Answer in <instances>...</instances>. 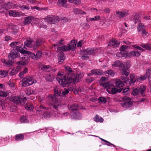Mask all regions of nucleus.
Masks as SVG:
<instances>
[{
    "label": "nucleus",
    "mask_w": 151,
    "mask_h": 151,
    "mask_svg": "<svg viewBox=\"0 0 151 151\" xmlns=\"http://www.w3.org/2000/svg\"><path fill=\"white\" fill-rule=\"evenodd\" d=\"M79 76L78 74H73L72 73L70 74H65L63 77H57L56 79L61 86L65 87L72 82H77L79 79Z\"/></svg>",
    "instance_id": "f257e3e1"
},
{
    "label": "nucleus",
    "mask_w": 151,
    "mask_h": 151,
    "mask_svg": "<svg viewBox=\"0 0 151 151\" xmlns=\"http://www.w3.org/2000/svg\"><path fill=\"white\" fill-rule=\"evenodd\" d=\"M22 87H24L36 83L37 81L32 76H27L22 80Z\"/></svg>",
    "instance_id": "f03ea898"
},
{
    "label": "nucleus",
    "mask_w": 151,
    "mask_h": 151,
    "mask_svg": "<svg viewBox=\"0 0 151 151\" xmlns=\"http://www.w3.org/2000/svg\"><path fill=\"white\" fill-rule=\"evenodd\" d=\"M76 44L75 40H73L67 46L64 45L58 47V50L61 51H68L70 50L73 51L75 49Z\"/></svg>",
    "instance_id": "7ed1b4c3"
},
{
    "label": "nucleus",
    "mask_w": 151,
    "mask_h": 151,
    "mask_svg": "<svg viewBox=\"0 0 151 151\" xmlns=\"http://www.w3.org/2000/svg\"><path fill=\"white\" fill-rule=\"evenodd\" d=\"M10 101L17 104H24L27 101L26 97L22 98L17 96H12L10 99Z\"/></svg>",
    "instance_id": "20e7f679"
},
{
    "label": "nucleus",
    "mask_w": 151,
    "mask_h": 151,
    "mask_svg": "<svg viewBox=\"0 0 151 151\" xmlns=\"http://www.w3.org/2000/svg\"><path fill=\"white\" fill-rule=\"evenodd\" d=\"M122 101L121 103L122 106L126 109L131 107L132 103L130 98L127 96H124L122 99Z\"/></svg>",
    "instance_id": "39448f33"
},
{
    "label": "nucleus",
    "mask_w": 151,
    "mask_h": 151,
    "mask_svg": "<svg viewBox=\"0 0 151 151\" xmlns=\"http://www.w3.org/2000/svg\"><path fill=\"white\" fill-rule=\"evenodd\" d=\"M146 87L145 86H142L133 90L132 92V93L135 96L140 93L141 95L142 96H144L145 95L144 91Z\"/></svg>",
    "instance_id": "423d86ee"
},
{
    "label": "nucleus",
    "mask_w": 151,
    "mask_h": 151,
    "mask_svg": "<svg viewBox=\"0 0 151 151\" xmlns=\"http://www.w3.org/2000/svg\"><path fill=\"white\" fill-rule=\"evenodd\" d=\"M125 64H127V63H124L123 67L119 69L121 73L123 75H124L126 76H128L129 74V72L128 70L129 67L126 66Z\"/></svg>",
    "instance_id": "0eeeda50"
},
{
    "label": "nucleus",
    "mask_w": 151,
    "mask_h": 151,
    "mask_svg": "<svg viewBox=\"0 0 151 151\" xmlns=\"http://www.w3.org/2000/svg\"><path fill=\"white\" fill-rule=\"evenodd\" d=\"M42 55V52L40 51H37V52L36 54L31 52V54H30L29 57L33 59L37 60L40 58Z\"/></svg>",
    "instance_id": "6e6552de"
},
{
    "label": "nucleus",
    "mask_w": 151,
    "mask_h": 151,
    "mask_svg": "<svg viewBox=\"0 0 151 151\" xmlns=\"http://www.w3.org/2000/svg\"><path fill=\"white\" fill-rule=\"evenodd\" d=\"M19 56V53L18 51L13 49L12 50L9 55V59H14V58H18Z\"/></svg>",
    "instance_id": "1a4fd4ad"
},
{
    "label": "nucleus",
    "mask_w": 151,
    "mask_h": 151,
    "mask_svg": "<svg viewBox=\"0 0 151 151\" xmlns=\"http://www.w3.org/2000/svg\"><path fill=\"white\" fill-rule=\"evenodd\" d=\"M47 19L49 22L52 24H54L58 22L59 20L58 16L53 15L49 16L47 17Z\"/></svg>",
    "instance_id": "9d476101"
},
{
    "label": "nucleus",
    "mask_w": 151,
    "mask_h": 151,
    "mask_svg": "<svg viewBox=\"0 0 151 151\" xmlns=\"http://www.w3.org/2000/svg\"><path fill=\"white\" fill-rule=\"evenodd\" d=\"M100 86H102L106 89L107 91L109 93V90L110 91L114 86L112 83L108 82L100 84Z\"/></svg>",
    "instance_id": "9b49d317"
},
{
    "label": "nucleus",
    "mask_w": 151,
    "mask_h": 151,
    "mask_svg": "<svg viewBox=\"0 0 151 151\" xmlns=\"http://www.w3.org/2000/svg\"><path fill=\"white\" fill-rule=\"evenodd\" d=\"M22 67L19 65L14 68L11 71L9 74L10 76H12L17 74L21 69Z\"/></svg>",
    "instance_id": "f8f14e48"
},
{
    "label": "nucleus",
    "mask_w": 151,
    "mask_h": 151,
    "mask_svg": "<svg viewBox=\"0 0 151 151\" xmlns=\"http://www.w3.org/2000/svg\"><path fill=\"white\" fill-rule=\"evenodd\" d=\"M131 19L135 24L138 22H140L139 14L137 13H134L131 17Z\"/></svg>",
    "instance_id": "ddd939ff"
},
{
    "label": "nucleus",
    "mask_w": 151,
    "mask_h": 151,
    "mask_svg": "<svg viewBox=\"0 0 151 151\" xmlns=\"http://www.w3.org/2000/svg\"><path fill=\"white\" fill-rule=\"evenodd\" d=\"M129 14L128 10H126L124 12L118 11L116 12L117 16L119 18H123L127 15Z\"/></svg>",
    "instance_id": "4468645a"
},
{
    "label": "nucleus",
    "mask_w": 151,
    "mask_h": 151,
    "mask_svg": "<svg viewBox=\"0 0 151 151\" xmlns=\"http://www.w3.org/2000/svg\"><path fill=\"white\" fill-rule=\"evenodd\" d=\"M44 40L42 38L37 39L35 42V44L33 45V48L34 50H36L38 46L42 44Z\"/></svg>",
    "instance_id": "2eb2a0df"
},
{
    "label": "nucleus",
    "mask_w": 151,
    "mask_h": 151,
    "mask_svg": "<svg viewBox=\"0 0 151 151\" xmlns=\"http://www.w3.org/2000/svg\"><path fill=\"white\" fill-rule=\"evenodd\" d=\"M71 117L72 119L80 120L81 118L82 114L78 111H76L73 113Z\"/></svg>",
    "instance_id": "dca6fc26"
},
{
    "label": "nucleus",
    "mask_w": 151,
    "mask_h": 151,
    "mask_svg": "<svg viewBox=\"0 0 151 151\" xmlns=\"http://www.w3.org/2000/svg\"><path fill=\"white\" fill-rule=\"evenodd\" d=\"M119 42L115 40H111L108 44V46H112L114 47H118L119 46Z\"/></svg>",
    "instance_id": "f3484780"
},
{
    "label": "nucleus",
    "mask_w": 151,
    "mask_h": 151,
    "mask_svg": "<svg viewBox=\"0 0 151 151\" xmlns=\"http://www.w3.org/2000/svg\"><path fill=\"white\" fill-rule=\"evenodd\" d=\"M130 81L129 82V83L130 85H133L137 81H139L134 74H130Z\"/></svg>",
    "instance_id": "a211bd4d"
},
{
    "label": "nucleus",
    "mask_w": 151,
    "mask_h": 151,
    "mask_svg": "<svg viewBox=\"0 0 151 151\" xmlns=\"http://www.w3.org/2000/svg\"><path fill=\"white\" fill-rule=\"evenodd\" d=\"M141 55L140 53L136 51H132L128 53V57L131 58L133 57H139Z\"/></svg>",
    "instance_id": "6ab92c4d"
},
{
    "label": "nucleus",
    "mask_w": 151,
    "mask_h": 151,
    "mask_svg": "<svg viewBox=\"0 0 151 151\" xmlns=\"http://www.w3.org/2000/svg\"><path fill=\"white\" fill-rule=\"evenodd\" d=\"M22 60L21 61H19L17 63V64L19 65H24L27 64L29 62V59L27 57H24L22 58Z\"/></svg>",
    "instance_id": "aec40b11"
},
{
    "label": "nucleus",
    "mask_w": 151,
    "mask_h": 151,
    "mask_svg": "<svg viewBox=\"0 0 151 151\" xmlns=\"http://www.w3.org/2000/svg\"><path fill=\"white\" fill-rule=\"evenodd\" d=\"M94 51L95 50L93 48H89L83 50L84 54L87 55L93 54L94 53Z\"/></svg>",
    "instance_id": "412c9836"
},
{
    "label": "nucleus",
    "mask_w": 151,
    "mask_h": 151,
    "mask_svg": "<svg viewBox=\"0 0 151 151\" xmlns=\"http://www.w3.org/2000/svg\"><path fill=\"white\" fill-rule=\"evenodd\" d=\"M67 1V0H58L57 4L59 6L63 7L65 8H67L66 3Z\"/></svg>",
    "instance_id": "4be33fe9"
},
{
    "label": "nucleus",
    "mask_w": 151,
    "mask_h": 151,
    "mask_svg": "<svg viewBox=\"0 0 151 151\" xmlns=\"http://www.w3.org/2000/svg\"><path fill=\"white\" fill-rule=\"evenodd\" d=\"M57 51H58V52H60L59 54L58 60H59V62H63L65 58V54L63 52V51L58 50V49H57Z\"/></svg>",
    "instance_id": "5701e85b"
},
{
    "label": "nucleus",
    "mask_w": 151,
    "mask_h": 151,
    "mask_svg": "<svg viewBox=\"0 0 151 151\" xmlns=\"http://www.w3.org/2000/svg\"><path fill=\"white\" fill-rule=\"evenodd\" d=\"M12 7L13 3L12 2L5 3L4 5H1V8L5 9H10Z\"/></svg>",
    "instance_id": "b1692460"
},
{
    "label": "nucleus",
    "mask_w": 151,
    "mask_h": 151,
    "mask_svg": "<svg viewBox=\"0 0 151 151\" xmlns=\"http://www.w3.org/2000/svg\"><path fill=\"white\" fill-rule=\"evenodd\" d=\"M15 137L16 141H22L24 138V135L22 134H17L15 135Z\"/></svg>",
    "instance_id": "393cba45"
},
{
    "label": "nucleus",
    "mask_w": 151,
    "mask_h": 151,
    "mask_svg": "<svg viewBox=\"0 0 151 151\" xmlns=\"http://www.w3.org/2000/svg\"><path fill=\"white\" fill-rule=\"evenodd\" d=\"M91 72L93 75L99 76L101 75L103 73V71L99 69H94L91 70Z\"/></svg>",
    "instance_id": "a878e982"
},
{
    "label": "nucleus",
    "mask_w": 151,
    "mask_h": 151,
    "mask_svg": "<svg viewBox=\"0 0 151 151\" xmlns=\"http://www.w3.org/2000/svg\"><path fill=\"white\" fill-rule=\"evenodd\" d=\"M33 18V17L31 16H29L26 17L24 19V24H29L31 22Z\"/></svg>",
    "instance_id": "bb28decb"
},
{
    "label": "nucleus",
    "mask_w": 151,
    "mask_h": 151,
    "mask_svg": "<svg viewBox=\"0 0 151 151\" xmlns=\"http://www.w3.org/2000/svg\"><path fill=\"white\" fill-rule=\"evenodd\" d=\"M9 14L10 17H19L20 15V13L19 12H15L13 10H10Z\"/></svg>",
    "instance_id": "cd10ccee"
},
{
    "label": "nucleus",
    "mask_w": 151,
    "mask_h": 151,
    "mask_svg": "<svg viewBox=\"0 0 151 151\" xmlns=\"http://www.w3.org/2000/svg\"><path fill=\"white\" fill-rule=\"evenodd\" d=\"M116 55L119 58L128 57V53H126L122 51L117 52Z\"/></svg>",
    "instance_id": "c85d7f7f"
},
{
    "label": "nucleus",
    "mask_w": 151,
    "mask_h": 151,
    "mask_svg": "<svg viewBox=\"0 0 151 151\" xmlns=\"http://www.w3.org/2000/svg\"><path fill=\"white\" fill-rule=\"evenodd\" d=\"M123 63L119 60H116L115 61L113 64V65L115 67H118L120 69L123 66Z\"/></svg>",
    "instance_id": "c756f323"
},
{
    "label": "nucleus",
    "mask_w": 151,
    "mask_h": 151,
    "mask_svg": "<svg viewBox=\"0 0 151 151\" xmlns=\"http://www.w3.org/2000/svg\"><path fill=\"white\" fill-rule=\"evenodd\" d=\"M145 28V26L144 25V24L142 23L139 22L137 27V31L138 32H141Z\"/></svg>",
    "instance_id": "7c9ffc66"
},
{
    "label": "nucleus",
    "mask_w": 151,
    "mask_h": 151,
    "mask_svg": "<svg viewBox=\"0 0 151 151\" xmlns=\"http://www.w3.org/2000/svg\"><path fill=\"white\" fill-rule=\"evenodd\" d=\"M78 106V104H73L70 106V109L72 111V113L74 112V111H75V112L78 111L77 109Z\"/></svg>",
    "instance_id": "2f4dec72"
},
{
    "label": "nucleus",
    "mask_w": 151,
    "mask_h": 151,
    "mask_svg": "<svg viewBox=\"0 0 151 151\" xmlns=\"http://www.w3.org/2000/svg\"><path fill=\"white\" fill-rule=\"evenodd\" d=\"M93 120L95 122H97L102 123L104 121V119L102 117L99 118V116L96 114L93 118Z\"/></svg>",
    "instance_id": "473e14b6"
},
{
    "label": "nucleus",
    "mask_w": 151,
    "mask_h": 151,
    "mask_svg": "<svg viewBox=\"0 0 151 151\" xmlns=\"http://www.w3.org/2000/svg\"><path fill=\"white\" fill-rule=\"evenodd\" d=\"M54 94L55 96H61V91L57 87H55L54 89Z\"/></svg>",
    "instance_id": "72a5a7b5"
},
{
    "label": "nucleus",
    "mask_w": 151,
    "mask_h": 151,
    "mask_svg": "<svg viewBox=\"0 0 151 151\" xmlns=\"http://www.w3.org/2000/svg\"><path fill=\"white\" fill-rule=\"evenodd\" d=\"M24 47L33 48V44L32 42L31 41L27 40L24 42Z\"/></svg>",
    "instance_id": "f704fd0d"
},
{
    "label": "nucleus",
    "mask_w": 151,
    "mask_h": 151,
    "mask_svg": "<svg viewBox=\"0 0 151 151\" xmlns=\"http://www.w3.org/2000/svg\"><path fill=\"white\" fill-rule=\"evenodd\" d=\"M2 62L4 64V65L8 67H10L12 65V63L11 61H6L5 59H2Z\"/></svg>",
    "instance_id": "c9c22d12"
},
{
    "label": "nucleus",
    "mask_w": 151,
    "mask_h": 151,
    "mask_svg": "<svg viewBox=\"0 0 151 151\" xmlns=\"http://www.w3.org/2000/svg\"><path fill=\"white\" fill-rule=\"evenodd\" d=\"M24 106L25 109L28 111H31L34 108L33 105L29 103H27Z\"/></svg>",
    "instance_id": "e433bc0d"
},
{
    "label": "nucleus",
    "mask_w": 151,
    "mask_h": 151,
    "mask_svg": "<svg viewBox=\"0 0 151 151\" xmlns=\"http://www.w3.org/2000/svg\"><path fill=\"white\" fill-rule=\"evenodd\" d=\"M54 76L53 74H47L46 77V80L50 82H52L54 79Z\"/></svg>",
    "instance_id": "4c0bfd02"
},
{
    "label": "nucleus",
    "mask_w": 151,
    "mask_h": 151,
    "mask_svg": "<svg viewBox=\"0 0 151 151\" xmlns=\"http://www.w3.org/2000/svg\"><path fill=\"white\" fill-rule=\"evenodd\" d=\"M64 39H63L62 38L59 41L56 42L55 44H54L53 46L54 47H58L59 46L63 45L64 44Z\"/></svg>",
    "instance_id": "58836bf2"
},
{
    "label": "nucleus",
    "mask_w": 151,
    "mask_h": 151,
    "mask_svg": "<svg viewBox=\"0 0 151 151\" xmlns=\"http://www.w3.org/2000/svg\"><path fill=\"white\" fill-rule=\"evenodd\" d=\"M47 104L51 106H53V107L55 109H58V107H60V103L58 104H58H57L56 103H55L56 105H54V102H48L47 103Z\"/></svg>",
    "instance_id": "ea45409f"
},
{
    "label": "nucleus",
    "mask_w": 151,
    "mask_h": 151,
    "mask_svg": "<svg viewBox=\"0 0 151 151\" xmlns=\"http://www.w3.org/2000/svg\"><path fill=\"white\" fill-rule=\"evenodd\" d=\"M18 29V26L15 25H13L12 27V32L15 35L17 32Z\"/></svg>",
    "instance_id": "a19ab883"
},
{
    "label": "nucleus",
    "mask_w": 151,
    "mask_h": 151,
    "mask_svg": "<svg viewBox=\"0 0 151 151\" xmlns=\"http://www.w3.org/2000/svg\"><path fill=\"white\" fill-rule=\"evenodd\" d=\"M28 71V69L27 68H25L22 72L20 73L19 74V76L21 78H23L24 75L26 74Z\"/></svg>",
    "instance_id": "79ce46f5"
},
{
    "label": "nucleus",
    "mask_w": 151,
    "mask_h": 151,
    "mask_svg": "<svg viewBox=\"0 0 151 151\" xmlns=\"http://www.w3.org/2000/svg\"><path fill=\"white\" fill-rule=\"evenodd\" d=\"M116 86L118 87H121L124 86V83L122 81H118L116 82Z\"/></svg>",
    "instance_id": "37998d69"
},
{
    "label": "nucleus",
    "mask_w": 151,
    "mask_h": 151,
    "mask_svg": "<svg viewBox=\"0 0 151 151\" xmlns=\"http://www.w3.org/2000/svg\"><path fill=\"white\" fill-rule=\"evenodd\" d=\"M20 120L22 123H27L29 121L26 117L24 116H22L20 118Z\"/></svg>",
    "instance_id": "c03bdc74"
},
{
    "label": "nucleus",
    "mask_w": 151,
    "mask_h": 151,
    "mask_svg": "<svg viewBox=\"0 0 151 151\" xmlns=\"http://www.w3.org/2000/svg\"><path fill=\"white\" fill-rule=\"evenodd\" d=\"M21 43L19 42H12L9 45V46L12 47L14 48L17 47V45L20 44Z\"/></svg>",
    "instance_id": "a18cd8bd"
},
{
    "label": "nucleus",
    "mask_w": 151,
    "mask_h": 151,
    "mask_svg": "<svg viewBox=\"0 0 151 151\" xmlns=\"http://www.w3.org/2000/svg\"><path fill=\"white\" fill-rule=\"evenodd\" d=\"M24 48V46L23 44H22L21 43L20 44L17 45V47H16V49H14L15 50L17 51L19 53V52H20Z\"/></svg>",
    "instance_id": "49530a36"
},
{
    "label": "nucleus",
    "mask_w": 151,
    "mask_h": 151,
    "mask_svg": "<svg viewBox=\"0 0 151 151\" xmlns=\"http://www.w3.org/2000/svg\"><path fill=\"white\" fill-rule=\"evenodd\" d=\"M106 73L108 74L109 76L111 77H113L114 75V71L111 70H107L106 72Z\"/></svg>",
    "instance_id": "de8ad7c7"
},
{
    "label": "nucleus",
    "mask_w": 151,
    "mask_h": 151,
    "mask_svg": "<svg viewBox=\"0 0 151 151\" xmlns=\"http://www.w3.org/2000/svg\"><path fill=\"white\" fill-rule=\"evenodd\" d=\"M132 47H134L135 50H139L142 52H143L145 51V50L143 49L139 46L137 45H132Z\"/></svg>",
    "instance_id": "09e8293b"
},
{
    "label": "nucleus",
    "mask_w": 151,
    "mask_h": 151,
    "mask_svg": "<svg viewBox=\"0 0 151 151\" xmlns=\"http://www.w3.org/2000/svg\"><path fill=\"white\" fill-rule=\"evenodd\" d=\"M8 72L6 71L1 70L0 71V76L2 78H3L6 76Z\"/></svg>",
    "instance_id": "8fccbe9b"
},
{
    "label": "nucleus",
    "mask_w": 151,
    "mask_h": 151,
    "mask_svg": "<svg viewBox=\"0 0 151 151\" xmlns=\"http://www.w3.org/2000/svg\"><path fill=\"white\" fill-rule=\"evenodd\" d=\"M117 89L113 87L110 91L109 90V93L110 94H115L117 92Z\"/></svg>",
    "instance_id": "3c124183"
},
{
    "label": "nucleus",
    "mask_w": 151,
    "mask_h": 151,
    "mask_svg": "<svg viewBox=\"0 0 151 151\" xmlns=\"http://www.w3.org/2000/svg\"><path fill=\"white\" fill-rule=\"evenodd\" d=\"M141 34L143 37H147L149 35L148 32L145 29H144L142 30Z\"/></svg>",
    "instance_id": "603ef678"
},
{
    "label": "nucleus",
    "mask_w": 151,
    "mask_h": 151,
    "mask_svg": "<svg viewBox=\"0 0 151 151\" xmlns=\"http://www.w3.org/2000/svg\"><path fill=\"white\" fill-rule=\"evenodd\" d=\"M8 95V93L4 91H0V96L2 97H6Z\"/></svg>",
    "instance_id": "864d4df0"
},
{
    "label": "nucleus",
    "mask_w": 151,
    "mask_h": 151,
    "mask_svg": "<svg viewBox=\"0 0 151 151\" xmlns=\"http://www.w3.org/2000/svg\"><path fill=\"white\" fill-rule=\"evenodd\" d=\"M48 97L50 99V102H54L55 99H54V96L53 95H50L48 96Z\"/></svg>",
    "instance_id": "5fc2aeb1"
},
{
    "label": "nucleus",
    "mask_w": 151,
    "mask_h": 151,
    "mask_svg": "<svg viewBox=\"0 0 151 151\" xmlns=\"http://www.w3.org/2000/svg\"><path fill=\"white\" fill-rule=\"evenodd\" d=\"M98 100L101 103H105L106 102V99L105 97H99Z\"/></svg>",
    "instance_id": "6e6d98bb"
},
{
    "label": "nucleus",
    "mask_w": 151,
    "mask_h": 151,
    "mask_svg": "<svg viewBox=\"0 0 151 151\" xmlns=\"http://www.w3.org/2000/svg\"><path fill=\"white\" fill-rule=\"evenodd\" d=\"M32 91L30 88H28L26 90L25 92L27 95H30L32 93Z\"/></svg>",
    "instance_id": "4d7b16f0"
},
{
    "label": "nucleus",
    "mask_w": 151,
    "mask_h": 151,
    "mask_svg": "<svg viewBox=\"0 0 151 151\" xmlns=\"http://www.w3.org/2000/svg\"><path fill=\"white\" fill-rule=\"evenodd\" d=\"M49 67L50 66L49 65H45L41 68V70L44 71H47Z\"/></svg>",
    "instance_id": "13d9d810"
},
{
    "label": "nucleus",
    "mask_w": 151,
    "mask_h": 151,
    "mask_svg": "<svg viewBox=\"0 0 151 151\" xmlns=\"http://www.w3.org/2000/svg\"><path fill=\"white\" fill-rule=\"evenodd\" d=\"M100 19V16L99 15L96 16L94 17L90 18L89 20L90 21H96L99 20Z\"/></svg>",
    "instance_id": "bf43d9fd"
},
{
    "label": "nucleus",
    "mask_w": 151,
    "mask_h": 151,
    "mask_svg": "<svg viewBox=\"0 0 151 151\" xmlns=\"http://www.w3.org/2000/svg\"><path fill=\"white\" fill-rule=\"evenodd\" d=\"M151 74V69H148L147 70L146 73L145 75L147 78H149Z\"/></svg>",
    "instance_id": "052dcab7"
},
{
    "label": "nucleus",
    "mask_w": 151,
    "mask_h": 151,
    "mask_svg": "<svg viewBox=\"0 0 151 151\" xmlns=\"http://www.w3.org/2000/svg\"><path fill=\"white\" fill-rule=\"evenodd\" d=\"M121 79L123 80L124 81V82L125 83H127L128 82H129V78L124 77V76H122L121 77Z\"/></svg>",
    "instance_id": "680f3d73"
},
{
    "label": "nucleus",
    "mask_w": 151,
    "mask_h": 151,
    "mask_svg": "<svg viewBox=\"0 0 151 151\" xmlns=\"http://www.w3.org/2000/svg\"><path fill=\"white\" fill-rule=\"evenodd\" d=\"M21 53L23 54H27L29 55V56H30V54L31 53V52L28 51H26L24 50H22L20 52Z\"/></svg>",
    "instance_id": "e2e57ef3"
},
{
    "label": "nucleus",
    "mask_w": 151,
    "mask_h": 151,
    "mask_svg": "<svg viewBox=\"0 0 151 151\" xmlns=\"http://www.w3.org/2000/svg\"><path fill=\"white\" fill-rule=\"evenodd\" d=\"M128 46L126 45H122L120 48V50L121 51L124 52L126 49H127Z\"/></svg>",
    "instance_id": "0e129e2a"
},
{
    "label": "nucleus",
    "mask_w": 151,
    "mask_h": 151,
    "mask_svg": "<svg viewBox=\"0 0 151 151\" xmlns=\"http://www.w3.org/2000/svg\"><path fill=\"white\" fill-rule=\"evenodd\" d=\"M107 78L106 77H102L100 80V84L101 83H104V82L106 81Z\"/></svg>",
    "instance_id": "69168bd1"
},
{
    "label": "nucleus",
    "mask_w": 151,
    "mask_h": 151,
    "mask_svg": "<svg viewBox=\"0 0 151 151\" xmlns=\"http://www.w3.org/2000/svg\"><path fill=\"white\" fill-rule=\"evenodd\" d=\"M145 49L147 50L151 51V45L150 44L146 43V47Z\"/></svg>",
    "instance_id": "338daca9"
},
{
    "label": "nucleus",
    "mask_w": 151,
    "mask_h": 151,
    "mask_svg": "<svg viewBox=\"0 0 151 151\" xmlns=\"http://www.w3.org/2000/svg\"><path fill=\"white\" fill-rule=\"evenodd\" d=\"M81 3V0H74L73 1V3L77 5L80 4Z\"/></svg>",
    "instance_id": "774afa93"
}]
</instances>
